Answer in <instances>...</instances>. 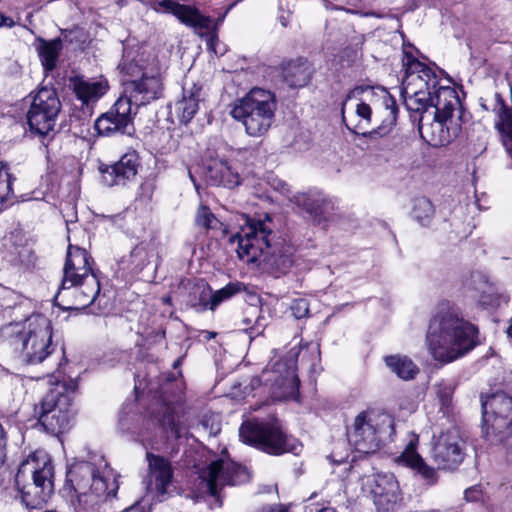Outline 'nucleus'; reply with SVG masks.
<instances>
[{
  "instance_id": "obj_9",
  "label": "nucleus",
  "mask_w": 512,
  "mask_h": 512,
  "mask_svg": "<svg viewBox=\"0 0 512 512\" xmlns=\"http://www.w3.org/2000/svg\"><path fill=\"white\" fill-rule=\"evenodd\" d=\"M276 109L275 95L256 87L235 103L230 114L243 124L249 136L260 137L271 128Z\"/></svg>"
},
{
  "instance_id": "obj_14",
  "label": "nucleus",
  "mask_w": 512,
  "mask_h": 512,
  "mask_svg": "<svg viewBox=\"0 0 512 512\" xmlns=\"http://www.w3.org/2000/svg\"><path fill=\"white\" fill-rule=\"evenodd\" d=\"M482 412L487 435H497L500 442L512 447V397L495 393L482 402Z\"/></svg>"
},
{
  "instance_id": "obj_30",
  "label": "nucleus",
  "mask_w": 512,
  "mask_h": 512,
  "mask_svg": "<svg viewBox=\"0 0 512 512\" xmlns=\"http://www.w3.org/2000/svg\"><path fill=\"white\" fill-rule=\"evenodd\" d=\"M311 75V66L304 60L291 61L283 69L284 80L291 87H303L307 85Z\"/></svg>"
},
{
  "instance_id": "obj_39",
  "label": "nucleus",
  "mask_w": 512,
  "mask_h": 512,
  "mask_svg": "<svg viewBox=\"0 0 512 512\" xmlns=\"http://www.w3.org/2000/svg\"><path fill=\"white\" fill-rule=\"evenodd\" d=\"M159 423L169 429L171 435L175 438L181 437V430L175 422V417L172 409L169 406L164 408L163 416L158 419Z\"/></svg>"
},
{
  "instance_id": "obj_36",
  "label": "nucleus",
  "mask_w": 512,
  "mask_h": 512,
  "mask_svg": "<svg viewBox=\"0 0 512 512\" xmlns=\"http://www.w3.org/2000/svg\"><path fill=\"white\" fill-rule=\"evenodd\" d=\"M13 181L14 177L9 173L8 164L4 161H0V206L12 196ZM1 209L2 207H0V210Z\"/></svg>"
},
{
  "instance_id": "obj_10",
  "label": "nucleus",
  "mask_w": 512,
  "mask_h": 512,
  "mask_svg": "<svg viewBox=\"0 0 512 512\" xmlns=\"http://www.w3.org/2000/svg\"><path fill=\"white\" fill-rule=\"evenodd\" d=\"M77 389V383H57L35 407L39 423L45 431L52 435H59L69 430L73 424V394Z\"/></svg>"
},
{
  "instance_id": "obj_6",
  "label": "nucleus",
  "mask_w": 512,
  "mask_h": 512,
  "mask_svg": "<svg viewBox=\"0 0 512 512\" xmlns=\"http://www.w3.org/2000/svg\"><path fill=\"white\" fill-rule=\"evenodd\" d=\"M67 480L84 508H92L108 498L115 497L117 481L104 459L98 463L80 461L70 466Z\"/></svg>"
},
{
  "instance_id": "obj_41",
  "label": "nucleus",
  "mask_w": 512,
  "mask_h": 512,
  "mask_svg": "<svg viewBox=\"0 0 512 512\" xmlns=\"http://www.w3.org/2000/svg\"><path fill=\"white\" fill-rule=\"evenodd\" d=\"M290 309L296 319H302L309 313V304L306 299L298 298L292 301Z\"/></svg>"
},
{
  "instance_id": "obj_51",
  "label": "nucleus",
  "mask_w": 512,
  "mask_h": 512,
  "mask_svg": "<svg viewBox=\"0 0 512 512\" xmlns=\"http://www.w3.org/2000/svg\"><path fill=\"white\" fill-rule=\"evenodd\" d=\"M136 511H138V508L131 506L130 508L125 509L122 512H136Z\"/></svg>"
},
{
  "instance_id": "obj_24",
  "label": "nucleus",
  "mask_w": 512,
  "mask_h": 512,
  "mask_svg": "<svg viewBox=\"0 0 512 512\" xmlns=\"http://www.w3.org/2000/svg\"><path fill=\"white\" fill-rule=\"evenodd\" d=\"M243 289V285L239 282L228 283L225 287L211 294L210 289L205 286H197L195 293L199 294L198 301L190 300V304L197 311L206 310L208 307L214 310L221 302L231 298Z\"/></svg>"
},
{
  "instance_id": "obj_21",
  "label": "nucleus",
  "mask_w": 512,
  "mask_h": 512,
  "mask_svg": "<svg viewBox=\"0 0 512 512\" xmlns=\"http://www.w3.org/2000/svg\"><path fill=\"white\" fill-rule=\"evenodd\" d=\"M419 133L423 140L434 147L445 146L451 143L460 133L461 126L454 119L436 117L429 122H424V117L419 119Z\"/></svg>"
},
{
  "instance_id": "obj_18",
  "label": "nucleus",
  "mask_w": 512,
  "mask_h": 512,
  "mask_svg": "<svg viewBox=\"0 0 512 512\" xmlns=\"http://www.w3.org/2000/svg\"><path fill=\"white\" fill-rule=\"evenodd\" d=\"M464 441L456 427H450L433 437L431 458L438 469L454 470L464 459Z\"/></svg>"
},
{
  "instance_id": "obj_42",
  "label": "nucleus",
  "mask_w": 512,
  "mask_h": 512,
  "mask_svg": "<svg viewBox=\"0 0 512 512\" xmlns=\"http://www.w3.org/2000/svg\"><path fill=\"white\" fill-rule=\"evenodd\" d=\"M266 326L265 319L260 315L254 317V325L248 328H245L248 331L250 338L259 335L263 332Z\"/></svg>"
},
{
  "instance_id": "obj_35",
  "label": "nucleus",
  "mask_w": 512,
  "mask_h": 512,
  "mask_svg": "<svg viewBox=\"0 0 512 512\" xmlns=\"http://www.w3.org/2000/svg\"><path fill=\"white\" fill-rule=\"evenodd\" d=\"M413 217L422 226H428L431 223L434 208L431 201L426 197L416 198L412 210Z\"/></svg>"
},
{
  "instance_id": "obj_49",
  "label": "nucleus",
  "mask_w": 512,
  "mask_h": 512,
  "mask_svg": "<svg viewBox=\"0 0 512 512\" xmlns=\"http://www.w3.org/2000/svg\"><path fill=\"white\" fill-rule=\"evenodd\" d=\"M279 20H280V22H281V24H282V26H283V27H286V26H287V18H286V17L281 16V17L279 18Z\"/></svg>"
},
{
  "instance_id": "obj_43",
  "label": "nucleus",
  "mask_w": 512,
  "mask_h": 512,
  "mask_svg": "<svg viewBox=\"0 0 512 512\" xmlns=\"http://www.w3.org/2000/svg\"><path fill=\"white\" fill-rule=\"evenodd\" d=\"M6 445L7 437L2 425L0 424V468L3 466L6 460Z\"/></svg>"
},
{
  "instance_id": "obj_55",
  "label": "nucleus",
  "mask_w": 512,
  "mask_h": 512,
  "mask_svg": "<svg viewBox=\"0 0 512 512\" xmlns=\"http://www.w3.org/2000/svg\"><path fill=\"white\" fill-rule=\"evenodd\" d=\"M319 512H335V511H334V510H332V509H323V510H321V511H319Z\"/></svg>"
},
{
  "instance_id": "obj_8",
  "label": "nucleus",
  "mask_w": 512,
  "mask_h": 512,
  "mask_svg": "<svg viewBox=\"0 0 512 512\" xmlns=\"http://www.w3.org/2000/svg\"><path fill=\"white\" fill-rule=\"evenodd\" d=\"M119 67L127 77L124 82V97L130 100L133 108L138 110L140 106L160 97L162 92L160 74L153 66L145 64L142 55L131 58L128 53H125Z\"/></svg>"
},
{
  "instance_id": "obj_53",
  "label": "nucleus",
  "mask_w": 512,
  "mask_h": 512,
  "mask_svg": "<svg viewBox=\"0 0 512 512\" xmlns=\"http://www.w3.org/2000/svg\"><path fill=\"white\" fill-rule=\"evenodd\" d=\"M6 298H13L15 294L12 291H6Z\"/></svg>"
},
{
  "instance_id": "obj_25",
  "label": "nucleus",
  "mask_w": 512,
  "mask_h": 512,
  "mask_svg": "<svg viewBox=\"0 0 512 512\" xmlns=\"http://www.w3.org/2000/svg\"><path fill=\"white\" fill-rule=\"evenodd\" d=\"M69 87L73 90L77 99L83 104H89L97 102L105 95L109 85L104 78L85 80L83 77L75 76L69 79Z\"/></svg>"
},
{
  "instance_id": "obj_48",
  "label": "nucleus",
  "mask_w": 512,
  "mask_h": 512,
  "mask_svg": "<svg viewBox=\"0 0 512 512\" xmlns=\"http://www.w3.org/2000/svg\"><path fill=\"white\" fill-rule=\"evenodd\" d=\"M312 355H313V360L311 362V366L314 365V361L318 358L319 356V349L318 347H313L312 348V351H311Z\"/></svg>"
},
{
  "instance_id": "obj_50",
  "label": "nucleus",
  "mask_w": 512,
  "mask_h": 512,
  "mask_svg": "<svg viewBox=\"0 0 512 512\" xmlns=\"http://www.w3.org/2000/svg\"><path fill=\"white\" fill-rule=\"evenodd\" d=\"M129 0H117V4L122 7L124 5H127Z\"/></svg>"
},
{
  "instance_id": "obj_47",
  "label": "nucleus",
  "mask_w": 512,
  "mask_h": 512,
  "mask_svg": "<svg viewBox=\"0 0 512 512\" xmlns=\"http://www.w3.org/2000/svg\"><path fill=\"white\" fill-rule=\"evenodd\" d=\"M0 308V316L2 315V318H5L6 314H10L12 306L10 304H0Z\"/></svg>"
},
{
  "instance_id": "obj_38",
  "label": "nucleus",
  "mask_w": 512,
  "mask_h": 512,
  "mask_svg": "<svg viewBox=\"0 0 512 512\" xmlns=\"http://www.w3.org/2000/svg\"><path fill=\"white\" fill-rule=\"evenodd\" d=\"M295 202L299 206H303L304 209L310 214H314L315 216L320 215L322 213V203L318 199H312L311 197L305 194H299L293 196Z\"/></svg>"
},
{
  "instance_id": "obj_17",
  "label": "nucleus",
  "mask_w": 512,
  "mask_h": 512,
  "mask_svg": "<svg viewBox=\"0 0 512 512\" xmlns=\"http://www.w3.org/2000/svg\"><path fill=\"white\" fill-rule=\"evenodd\" d=\"M380 99L385 114L382 123L374 130L362 131L371 124L372 108L370 105L360 102L356 105L355 109V117L358 118L353 127V131L355 133L361 134L363 137H367L371 140H375L378 137L387 136L392 131V128L396 124L398 113L396 101L384 89L381 90Z\"/></svg>"
},
{
  "instance_id": "obj_1",
  "label": "nucleus",
  "mask_w": 512,
  "mask_h": 512,
  "mask_svg": "<svg viewBox=\"0 0 512 512\" xmlns=\"http://www.w3.org/2000/svg\"><path fill=\"white\" fill-rule=\"evenodd\" d=\"M405 77L401 95L409 111L424 113L430 106L435 108L436 117L453 119L454 112L462 113L456 90L450 86H438L435 72L416 59L410 51H403ZM461 118L459 115L458 119Z\"/></svg>"
},
{
  "instance_id": "obj_20",
  "label": "nucleus",
  "mask_w": 512,
  "mask_h": 512,
  "mask_svg": "<svg viewBox=\"0 0 512 512\" xmlns=\"http://www.w3.org/2000/svg\"><path fill=\"white\" fill-rule=\"evenodd\" d=\"M146 3L156 12L170 13L182 24L199 32L211 29V18L201 14L194 6L180 4L175 0H147Z\"/></svg>"
},
{
  "instance_id": "obj_45",
  "label": "nucleus",
  "mask_w": 512,
  "mask_h": 512,
  "mask_svg": "<svg viewBox=\"0 0 512 512\" xmlns=\"http://www.w3.org/2000/svg\"><path fill=\"white\" fill-rule=\"evenodd\" d=\"M277 189L289 199H292L290 187L286 183L279 182Z\"/></svg>"
},
{
  "instance_id": "obj_16",
  "label": "nucleus",
  "mask_w": 512,
  "mask_h": 512,
  "mask_svg": "<svg viewBox=\"0 0 512 512\" xmlns=\"http://www.w3.org/2000/svg\"><path fill=\"white\" fill-rule=\"evenodd\" d=\"M200 478L209 494L218 498L225 486L248 482L250 473L245 467L230 459H217L201 470Z\"/></svg>"
},
{
  "instance_id": "obj_22",
  "label": "nucleus",
  "mask_w": 512,
  "mask_h": 512,
  "mask_svg": "<svg viewBox=\"0 0 512 512\" xmlns=\"http://www.w3.org/2000/svg\"><path fill=\"white\" fill-rule=\"evenodd\" d=\"M364 485L369 489L378 509L388 510L399 500V485L393 474L379 473L365 478Z\"/></svg>"
},
{
  "instance_id": "obj_52",
  "label": "nucleus",
  "mask_w": 512,
  "mask_h": 512,
  "mask_svg": "<svg viewBox=\"0 0 512 512\" xmlns=\"http://www.w3.org/2000/svg\"><path fill=\"white\" fill-rule=\"evenodd\" d=\"M242 321L245 325H249L253 320L249 317H245Z\"/></svg>"
},
{
  "instance_id": "obj_15",
  "label": "nucleus",
  "mask_w": 512,
  "mask_h": 512,
  "mask_svg": "<svg viewBox=\"0 0 512 512\" xmlns=\"http://www.w3.org/2000/svg\"><path fill=\"white\" fill-rule=\"evenodd\" d=\"M32 101L27 111V123L32 131L47 135L53 130L61 110L57 92L52 87H42L30 94Z\"/></svg>"
},
{
  "instance_id": "obj_34",
  "label": "nucleus",
  "mask_w": 512,
  "mask_h": 512,
  "mask_svg": "<svg viewBox=\"0 0 512 512\" xmlns=\"http://www.w3.org/2000/svg\"><path fill=\"white\" fill-rule=\"evenodd\" d=\"M154 255V244L151 241L141 242L130 252L129 262L133 266L134 270L141 271L147 264H149L150 259L154 257Z\"/></svg>"
},
{
  "instance_id": "obj_44",
  "label": "nucleus",
  "mask_w": 512,
  "mask_h": 512,
  "mask_svg": "<svg viewBox=\"0 0 512 512\" xmlns=\"http://www.w3.org/2000/svg\"><path fill=\"white\" fill-rule=\"evenodd\" d=\"M14 25H15V22L11 17L5 16L3 13L0 12V28L1 27L11 28Z\"/></svg>"
},
{
  "instance_id": "obj_29",
  "label": "nucleus",
  "mask_w": 512,
  "mask_h": 512,
  "mask_svg": "<svg viewBox=\"0 0 512 512\" xmlns=\"http://www.w3.org/2000/svg\"><path fill=\"white\" fill-rule=\"evenodd\" d=\"M200 88L193 87L183 90V97L175 103V113L181 123L187 124L199 109Z\"/></svg>"
},
{
  "instance_id": "obj_12",
  "label": "nucleus",
  "mask_w": 512,
  "mask_h": 512,
  "mask_svg": "<svg viewBox=\"0 0 512 512\" xmlns=\"http://www.w3.org/2000/svg\"><path fill=\"white\" fill-rule=\"evenodd\" d=\"M308 352V347L291 348L285 359L277 360L263 369L261 374L252 380V385L263 383L269 386L274 399H294L300 383L296 374L297 358L301 355V363L304 364Z\"/></svg>"
},
{
  "instance_id": "obj_33",
  "label": "nucleus",
  "mask_w": 512,
  "mask_h": 512,
  "mask_svg": "<svg viewBox=\"0 0 512 512\" xmlns=\"http://www.w3.org/2000/svg\"><path fill=\"white\" fill-rule=\"evenodd\" d=\"M389 369L402 380H411L419 372L417 365L405 355H391L384 359Z\"/></svg>"
},
{
  "instance_id": "obj_4",
  "label": "nucleus",
  "mask_w": 512,
  "mask_h": 512,
  "mask_svg": "<svg viewBox=\"0 0 512 512\" xmlns=\"http://www.w3.org/2000/svg\"><path fill=\"white\" fill-rule=\"evenodd\" d=\"M274 239L272 220L266 215L264 219H248L230 241L237 243L236 252L240 259L257 263L279 277L293 266L294 248L283 240L275 242Z\"/></svg>"
},
{
  "instance_id": "obj_27",
  "label": "nucleus",
  "mask_w": 512,
  "mask_h": 512,
  "mask_svg": "<svg viewBox=\"0 0 512 512\" xmlns=\"http://www.w3.org/2000/svg\"><path fill=\"white\" fill-rule=\"evenodd\" d=\"M139 167V157L135 151H132L124 154L115 164L107 168L106 174L112 178L111 185H124L136 177Z\"/></svg>"
},
{
  "instance_id": "obj_19",
  "label": "nucleus",
  "mask_w": 512,
  "mask_h": 512,
  "mask_svg": "<svg viewBox=\"0 0 512 512\" xmlns=\"http://www.w3.org/2000/svg\"><path fill=\"white\" fill-rule=\"evenodd\" d=\"M136 108L132 107L130 100L119 97L111 109L99 116L94 124L98 134L109 136L114 133H130L132 119L136 115Z\"/></svg>"
},
{
  "instance_id": "obj_31",
  "label": "nucleus",
  "mask_w": 512,
  "mask_h": 512,
  "mask_svg": "<svg viewBox=\"0 0 512 512\" xmlns=\"http://www.w3.org/2000/svg\"><path fill=\"white\" fill-rule=\"evenodd\" d=\"M9 241L12 245L9 250L10 261L14 265L29 266L32 263L33 253L22 233L11 232Z\"/></svg>"
},
{
  "instance_id": "obj_23",
  "label": "nucleus",
  "mask_w": 512,
  "mask_h": 512,
  "mask_svg": "<svg viewBox=\"0 0 512 512\" xmlns=\"http://www.w3.org/2000/svg\"><path fill=\"white\" fill-rule=\"evenodd\" d=\"M205 176L211 185L229 189L237 187L241 182L238 171L227 160L219 157L207 161Z\"/></svg>"
},
{
  "instance_id": "obj_28",
  "label": "nucleus",
  "mask_w": 512,
  "mask_h": 512,
  "mask_svg": "<svg viewBox=\"0 0 512 512\" xmlns=\"http://www.w3.org/2000/svg\"><path fill=\"white\" fill-rule=\"evenodd\" d=\"M150 477L155 481L157 491L165 493L172 479V468L170 463L160 456L147 453Z\"/></svg>"
},
{
  "instance_id": "obj_32",
  "label": "nucleus",
  "mask_w": 512,
  "mask_h": 512,
  "mask_svg": "<svg viewBox=\"0 0 512 512\" xmlns=\"http://www.w3.org/2000/svg\"><path fill=\"white\" fill-rule=\"evenodd\" d=\"M62 47V41L59 38L49 41L44 39L38 40L36 49L41 64L46 72L55 69Z\"/></svg>"
},
{
  "instance_id": "obj_40",
  "label": "nucleus",
  "mask_w": 512,
  "mask_h": 512,
  "mask_svg": "<svg viewBox=\"0 0 512 512\" xmlns=\"http://www.w3.org/2000/svg\"><path fill=\"white\" fill-rule=\"evenodd\" d=\"M216 222L217 219L215 215L210 211V209L207 206H199L195 216V223L197 226L209 229L212 228L214 226V223Z\"/></svg>"
},
{
  "instance_id": "obj_5",
  "label": "nucleus",
  "mask_w": 512,
  "mask_h": 512,
  "mask_svg": "<svg viewBox=\"0 0 512 512\" xmlns=\"http://www.w3.org/2000/svg\"><path fill=\"white\" fill-rule=\"evenodd\" d=\"M52 337L51 323L42 314H31L0 326V341L26 364H39L53 353Z\"/></svg>"
},
{
  "instance_id": "obj_2",
  "label": "nucleus",
  "mask_w": 512,
  "mask_h": 512,
  "mask_svg": "<svg viewBox=\"0 0 512 512\" xmlns=\"http://www.w3.org/2000/svg\"><path fill=\"white\" fill-rule=\"evenodd\" d=\"M478 328L465 320L460 309L442 303L429 320L425 345L431 357L442 364L462 358L477 345Z\"/></svg>"
},
{
  "instance_id": "obj_11",
  "label": "nucleus",
  "mask_w": 512,
  "mask_h": 512,
  "mask_svg": "<svg viewBox=\"0 0 512 512\" xmlns=\"http://www.w3.org/2000/svg\"><path fill=\"white\" fill-rule=\"evenodd\" d=\"M393 417L378 410H365L354 419L348 432V440L361 453H373L394 435Z\"/></svg>"
},
{
  "instance_id": "obj_3",
  "label": "nucleus",
  "mask_w": 512,
  "mask_h": 512,
  "mask_svg": "<svg viewBox=\"0 0 512 512\" xmlns=\"http://www.w3.org/2000/svg\"><path fill=\"white\" fill-rule=\"evenodd\" d=\"M67 224L68 250L63 268V278L55 301L65 309H83L94 302L100 292V283L95 274L89 253L77 243L72 242L70 224H74V207L62 208Z\"/></svg>"
},
{
  "instance_id": "obj_54",
  "label": "nucleus",
  "mask_w": 512,
  "mask_h": 512,
  "mask_svg": "<svg viewBox=\"0 0 512 512\" xmlns=\"http://www.w3.org/2000/svg\"><path fill=\"white\" fill-rule=\"evenodd\" d=\"M346 106V102L343 103V107H342V115H344V108ZM345 116H343V120L345 121Z\"/></svg>"
},
{
  "instance_id": "obj_13",
  "label": "nucleus",
  "mask_w": 512,
  "mask_h": 512,
  "mask_svg": "<svg viewBox=\"0 0 512 512\" xmlns=\"http://www.w3.org/2000/svg\"><path fill=\"white\" fill-rule=\"evenodd\" d=\"M240 439L267 453L279 455L293 450L276 421H246L239 429Z\"/></svg>"
},
{
  "instance_id": "obj_37",
  "label": "nucleus",
  "mask_w": 512,
  "mask_h": 512,
  "mask_svg": "<svg viewBox=\"0 0 512 512\" xmlns=\"http://www.w3.org/2000/svg\"><path fill=\"white\" fill-rule=\"evenodd\" d=\"M434 391L437 396L440 409L444 414H447L452 404L453 388L446 383H439L434 386Z\"/></svg>"
},
{
  "instance_id": "obj_7",
  "label": "nucleus",
  "mask_w": 512,
  "mask_h": 512,
  "mask_svg": "<svg viewBox=\"0 0 512 512\" xmlns=\"http://www.w3.org/2000/svg\"><path fill=\"white\" fill-rule=\"evenodd\" d=\"M53 477L51 460L44 452L33 453L21 462L15 477L16 484L19 486L27 478L33 481L19 489L21 502L26 508H41L47 502L54 491Z\"/></svg>"
},
{
  "instance_id": "obj_26",
  "label": "nucleus",
  "mask_w": 512,
  "mask_h": 512,
  "mask_svg": "<svg viewBox=\"0 0 512 512\" xmlns=\"http://www.w3.org/2000/svg\"><path fill=\"white\" fill-rule=\"evenodd\" d=\"M416 443L417 440H411L398 461L414 470L428 485H433L438 480L437 472L416 452Z\"/></svg>"
},
{
  "instance_id": "obj_46",
  "label": "nucleus",
  "mask_w": 512,
  "mask_h": 512,
  "mask_svg": "<svg viewBox=\"0 0 512 512\" xmlns=\"http://www.w3.org/2000/svg\"><path fill=\"white\" fill-rule=\"evenodd\" d=\"M261 512H289L287 508L283 506H268L264 507Z\"/></svg>"
}]
</instances>
